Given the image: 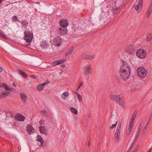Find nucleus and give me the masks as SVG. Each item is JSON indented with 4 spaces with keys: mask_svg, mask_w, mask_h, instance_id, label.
<instances>
[{
    "mask_svg": "<svg viewBox=\"0 0 152 152\" xmlns=\"http://www.w3.org/2000/svg\"><path fill=\"white\" fill-rule=\"evenodd\" d=\"M110 99L116 102L122 107L124 104V99L123 96L121 94L111 95L110 96Z\"/></svg>",
    "mask_w": 152,
    "mask_h": 152,
    "instance_id": "nucleus-1",
    "label": "nucleus"
},
{
    "mask_svg": "<svg viewBox=\"0 0 152 152\" xmlns=\"http://www.w3.org/2000/svg\"><path fill=\"white\" fill-rule=\"evenodd\" d=\"M137 72L138 76L142 78L146 77L147 74V70L142 66L139 67L137 69Z\"/></svg>",
    "mask_w": 152,
    "mask_h": 152,
    "instance_id": "nucleus-2",
    "label": "nucleus"
},
{
    "mask_svg": "<svg viewBox=\"0 0 152 152\" xmlns=\"http://www.w3.org/2000/svg\"><path fill=\"white\" fill-rule=\"evenodd\" d=\"M25 36L24 39L27 42H29L32 41L33 38V34L29 30H26L24 32Z\"/></svg>",
    "mask_w": 152,
    "mask_h": 152,
    "instance_id": "nucleus-3",
    "label": "nucleus"
},
{
    "mask_svg": "<svg viewBox=\"0 0 152 152\" xmlns=\"http://www.w3.org/2000/svg\"><path fill=\"white\" fill-rule=\"evenodd\" d=\"M136 54L138 58L141 59L144 58L147 56L146 51L143 49L138 50L136 52Z\"/></svg>",
    "mask_w": 152,
    "mask_h": 152,
    "instance_id": "nucleus-4",
    "label": "nucleus"
},
{
    "mask_svg": "<svg viewBox=\"0 0 152 152\" xmlns=\"http://www.w3.org/2000/svg\"><path fill=\"white\" fill-rule=\"evenodd\" d=\"M142 125V124L141 122L140 123V124L138 127V129L137 130V132L136 133V136H135V137L133 140L132 143L130 147L129 148V150H131L132 148V147L134 146V145L135 143L136 140H137L138 138V137L139 136L140 133V129H141V126Z\"/></svg>",
    "mask_w": 152,
    "mask_h": 152,
    "instance_id": "nucleus-5",
    "label": "nucleus"
},
{
    "mask_svg": "<svg viewBox=\"0 0 152 152\" xmlns=\"http://www.w3.org/2000/svg\"><path fill=\"white\" fill-rule=\"evenodd\" d=\"M131 71H120V73L121 78L125 80H127L130 75Z\"/></svg>",
    "mask_w": 152,
    "mask_h": 152,
    "instance_id": "nucleus-6",
    "label": "nucleus"
},
{
    "mask_svg": "<svg viewBox=\"0 0 152 152\" xmlns=\"http://www.w3.org/2000/svg\"><path fill=\"white\" fill-rule=\"evenodd\" d=\"M122 125V122H119L118 124L116 129V132L115 133V136L116 139L118 140L120 137V134L121 132V127Z\"/></svg>",
    "mask_w": 152,
    "mask_h": 152,
    "instance_id": "nucleus-7",
    "label": "nucleus"
},
{
    "mask_svg": "<svg viewBox=\"0 0 152 152\" xmlns=\"http://www.w3.org/2000/svg\"><path fill=\"white\" fill-rule=\"evenodd\" d=\"M120 71H131L130 68L127 63L125 62H123Z\"/></svg>",
    "mask_w": 152,
    "mask_h": 152,
    "instance_id": "nucleus-8",
    "label": "nucleus"
},
{
    "mask_svg": "<svg viewBox=\"0 0 152 152\" xmlns=\"http://www.w3.org/2000/svg\"><path fill=\"white\" fill-rule=\"evenodd\" d=\"M152 12V1H150L148 8L146 13V16L147 18H149L151 15Z\"/></svg>",
    "mask_w": 152,
    "mask_h": 152,
    "instance_id": "nucleus-9",
    "label": "nucleus"
},
{
    "mask_svg": "<svg viewBox=\"0 0 152 152\" xmlns=\"http://www.w3.org/2000/svg\"><path fill=\"white\" fill-rule=\"evenodd\" d=\"M61 38L58 36L55 37L53 40V43L55 46H59L61 44Z\"/></svg>",
    "mask_w": 152,
    "mask_h": 152,
    "instance_id": "nucleus-10",
    "label": "nucleus"
},
{
    "mask_svg": "<svg viewBox=\"0 0 152 152\" xmlns=\"http://www.w3.org/2000/svg\"><path fill=\"white\" fill-rule=\"evenodd\" d=\"M84 72L86 75H87L91 74L92 72V69L91 66L90 65H88L85 66L84 70Z\"/></svg>",
    "mask_w": 152,
    "mask_h": 152,
    "instance_id": "nucleus-11",
    "label": "nucleus"
},
{
    "mask_svg": "<svg viewBox=\"0 0 152 152\" xmlns=\"http://www.w3.org/2000/svg\"><path fill=\"white\" fill-rule=\"evenodd\" d=\"M95 55H88L86 53H83L82 54V57L85 59L87 60H92L95 58Z\"/></svg>",
    "mask_w": 152,
    "mask_h": 152,
    "instance_id": "nucleus-12",
    "label": "nucleus"
},
{
    "mask_svg": "<svg viewBox=\"0 0 152 152\" xmlns=\"http://www.w3.org/2000/svg\"><path fill=\"white\" fill-rule=\"evenodd\" d=\"M59 23L61 27L66 28L68 25V22L67 20L63 19L60 20Z\"/></svg>",
    "mask_w": 152,
    "mask_h": 152,
    "instance_id": "nucleus-13",
    "label": "nucleus"
},
{
    "mask_svg": "<svg viewBox=\"0 0 152 152\" xmlns=\"http://www.w3.org/2000/svg\"><path fill=\"white\" fill-rule=\"evenodd\" d=\"M126 50L132 54L134 53L135 51V48L132 45H129L127 47Z\"/></svg>",
    "mask_w": 152,
    "mask_h": 152,
    "instance_id": "nucleus-14",
    "label": "nucleus"
},
{
    "mask_svg": "<svg viewBox=\"0 0 152 152\" xmlns=\"http://www.w3.org/2000/svg\"><path fill=\"white\" fill-rule=\"evenodd\" d=\"M59 32L60 35H64L66 34L67 33V30L66 27H60L58 28Z\"/></svg>",
    "mask_w": 152,
    "mask_h": 152,
    "instance_id": "nucleus-15",
    "label": "nucleus"
},
{
    "mask_svg": "<svg viewBox=\"0 0 152 152\" xmlns=\"http://www.w3.org/2000/svg\"><path fill=\"white\" fill-rule=\"evenodd\" d=\"M41 47L43 49L47 48L48 47L49 44L48 41L45 40H43L41 42L40 44Z\"/></svg>",
    "mask_w": 152,
    "mask_h": 152,
    "instance_id": "nucleus-16",
    "label": "nucleus"
},
{
    "mask_svg": "<svg viewBox=\"0 0 152 152\" xmlns=\"http://www.w3.org/2000/svg\"><path fill=\"white\" fill-rule=\"evenodd\" d=\"M27 130L29 134H31L32 133H34L35 132V129L31 125H28L26 127Z\"/></svg>",
    "mask_w": 152,
    "mask_h": 152,
    "instance_id": "nucleus-17",
    "label": "nucleus"
},
{
    "mask_svg": "<svg viewBox=\"0 0 152 152\" xmlns=\"http://www.w3.org/2000/svg\"><path fill=\"white\" fill-rule=\"evenodd\" d=\"M20 23L22 24V26L26 29L28 24V20L26 19L20 21Z\"/></svg>",
    "mask_w": 152,
    "mask_h": 152,
    "instance_id": "nucleus-18",
    "label": "nucleus"
},
{
    "mask_svg": "<svg viewBox=\"0 0 152 152\" xmlns=\"http://www.w3.org/2000/svg\"><path fill=\"white\" fill-rule=\"evenodd\" d=\"M40 132L42 134H45V135H47V131L46 129L44 126H40L39 127Z\"/></svg>",
    "mask_w": 152,
    "mask_h": 152,
    "instance_id": "nucleus-19",
    "label": "nucleus"
},
{
    "mask_svg": "<svg viewBox=\"0 0 152 152\" xmlns=\"http://www.w3.org/2000/svg\"><path fill=\"white\" fill-rule=\"evenodd\" d=\"M20 96L21 99L22 100V102L25 103L26 102L27 99L26 96L24 93H20Z\"/></svg>",
    "mask_w": 152,
    "mask_h": 152,
    "instance_id": "nucleus-20",
    "label": "nucleus"
},
{
    "mask_svg": "<svg viewBox=\"0 0 152 152\" xmlns=\"http://www.w3.org/2000/svg\"><path fill=\"white\" fill-rule=\"evenodd\" d=\"M16 118L18 121H23L24 120L25 117L20 114L17 115Z\"/></svg>",
    "mask_w": 152,
    "mask_h": 152,
    "instance_id": "nucleus-21",
    "label": "nucleus"
},
{
    "mask_svg": "<svg viewBox=\"0 0 152 152\" xmlns=\"http://www.w3.org/2000/svg\"><path fill=\"white\" fill-rule=\"evenodd\" d=\"M69 96V93L67 91H65L61 95V98L65 100L66 98H67Z\"/></svg>",
    "mask_w": 152,
    "mask_h": 152,
    "instance_id": "nucleus-22",
    "label": "nucleus"
},
{
    "mask_svg": "<svg viewBox=\"0 0 152 152\" xmlns=\"http://www.w3.org/2000/svg\"><path fill=\"white\" fill-rule=\"evenodd\" d=\"M148 125H147V124L146 126L144 127L142 130V136H143L144 134L146 133L147 131V129L148 127Z\"/></svg>",
    "mask_w": 152,
    "mask_h": 152,
    "instance_id": "nucleus-23",
    "label": "nucleus"
},
{
    "mask_svg": "<svg viewBox=\"0 0 152 152\" xmlns=\"http://www.w3.org/2000/svg\"><path fill=\"white\" fill-rule=\"evenodd\" d=\"M152 39V35L151 34H148L147 35V40L148 42L151 41Z\"/></svg>",
    "mask_w": 152,
    "mask_h": 152,
    "instance_id": "nucleus-24",
    "label": "nucleus"
},
{
    "mask_svg": "<svg viewBox=\"0 0 152 152\" xmlns=\"http://www.w3.org/2000/svg\"><path fill=\"white\" fill-rule=\"evenodd\" d=\"M18 71L19 72L20 74L24 78H26L27 77V76L25 73L20 70H18Z\"/></svg>",
    "mask_w": 152,
    "mask_h": 152,
    "instance_id": "nucleus-25",
    "label": "nucleus"
},
{
    "mask_svg": "<svg viewBox=\"0 0 152 152\" xmlns=\"http://www.w3.org/2000/svg\"><path fill=\"white\" fill-rule=\"evenodd\" d=\"M38 138L37 140L40 142L41 145H42L43 143V141L42 138L40 136L37 135Z\"/></svg>",
    "mask_w": 152,
    "mask_h": 152,
    "instance_id": "nucleus-26",
    "label": "nucleus"
},
{
    "mask_svg": "<svg viewBox=\"0 0 152 152\" xmlns=\"http://www.w3.org/2000/svg\"><path fill=\"white\" fill-rule=\"evenodd\" d=\"M73 51V47H71L66 52V56L69 55Z\"/></svg>",
    "mask_w": 152,
    "mask_h": 152,
    "instance_id": "nucleus-27",
    "label": "nucleus"
},
{
    "mask_svg": "<svg viewBox=\"0 0 152 152\" xmlns=\"http://www.w3.org/2000/svg\"><path fill=\"white\" fill-rule=\"evenodd\" d=\"M70 111L75 114H76L77 113V110L74 107H72L70 109Z\"/></svg>",
    "mask_w": 152,
    "mask_h": 152,
    "instance_id": "nucleus-28",
    "label": "nucleus"
},
{
    "mask_svg": "<svg viewBox=\"0 0 152 152\" xmlns=\"http://www.w3.org/2000/svg\"><path fill=\"white\" fill-rule=\"evenodd\" d=\"M44 88V87L42 85H40L37 87V89L39 91H42Z\"/></svg>",
    "mask_w": 152,
    "mask_h": 152,
    "instance_id": "nucleus-29",
    "label": "nucleus"
},
{
    "mask_svg": "<svg viewBox=\"0 0 152 152\" xmlns=\"http://www.w3.org/2000/svg\"><path fill=\"white\" fill-rule=\"evenodd\" d=\"M2 86L5 89L7 90H9L10 89V88L8 87L4 83H3L2 84Z\"/></svg>",
    "mask_w": 152,
    "mask_h": 152,
    "instance_id": "nucleus-30",
    "label": "nucleus"
},
{
    "mask_svg": "<svg viewBox=\"0 0 152 152\" xmlns=\"http://www.w3.org/2000/svg\"><path fill=\"white\" fill-rule=\"evenodd\" d=\"M12 20L14 21H16L17 20L19 22H20V21L18 20V19L17 18V16L15 15L13 16L12 18Z\"/></svg>",
    "mask_w": 152,
    "mask_h": 152,
    "instance_id": "nucleus-31",
    "label": "nucleus"
},
{
    "mask_svg": "<svg viewBox=\"0 0 152 152\" xmlns=\"http://www.w3.org/2000/svg\"><path fill=\"white\" fill-rule=\"evenodd\" d=\"M134 122V121H132V120H131V121L130 120L128 128L132 129V127L133 126V124Z\"/></svg>",
    "mask_w": 152,
    "mask_h": 152,
    "instance_id": "nucleus-32",
    "label": "nucleus"
},
{
    "mask_svg": "<svg viewBox=\"0 0 152 152\" xmlns=\"http://www.w3.org/2000/svg\"><path fill=\"white\" fill-rule=\"evenodd\" d=\"M143 3V0H140L138 2V5H139L140 7H142Z\"/></svg>",
    "mask_w": 152,
    "mask_h": 152,
    "instance_id": "nucleus-33",
    "label": "nucleus"
},
{
    "mask_svg": "<svg viewBox=\"0 0 152 152\" xmlns=\"http://www.w3.org/2000/svg\"><path fill=\"white\" fill-rule=\"evenodd\" d=\"M45 121L43 120H41L39 121V123L41 125V126H44L45 124Z\"/></svg>",
    "mask_w": 152,
    "mask_h": 152,
    "instance_id": "nucleus-34",
    "label": "nucleus"
},
{
    "mask_svg": "<svg viewBox=\"0 0 152 152\" xmlns=\"http://www.w3.org/2000/svg\"><path fill=\"white\" fill-rule=\"evenodd\" d=\"M132 129L128 128V129L127 130L126 134L127 136L129 135L130 134L132 131Z\"/></svg>",
    "mask_w": 152,
    "mask_h": 152,
    "instance_id": "nucleus-35",
    "label": "nucleus"
},
{
    "mask_svg": "<svg viewBox=\"0 0 152 152\" xmlns=\"http://www.w3.org/2000/svg\"><path fill=\"white\" fill-rule=\"evenodd\" d=\"M66 61V59L64 58L61 59L60 60H58V61L59 63V64H61L63 63H64V62H65Z\"/></svg>",
    "mask_w": 152,
    "mask_h": 152,
    "instance_id": "nucleus-36",
    "label": "nucleus"
},
{
    "mask_svg": "<svg viewBox=\"0 0 152 152\" xmlns=\"http://www.w3.org/2000/svg\"><path fill=\"white\" fill-rule=\"evenodd\" d=\"M77 96L78 101L79 102H81L83 99L82 96L80 94H79V95H78Z\"/></svg>",
    "mask_w": 152,
    "mask_h": 152,
    "instance_id": "nucleus-37",
    "label": "nucleus"
},
{
    "mask_svg": "<svg viewBox=\"0 0 152 152\" xmlns=\"http://www.w3.org/2000/svg\"><path fill=\"white\" fill-rule=\"evenodd\" d=\"M52 64L54 66H56L58 64H59V62L58 60L56 61L53 62V63Z\"/></svg>",
    "mask_w": 152,
    "mask_h": 152,
    "instance_id": "nucleus-38",
    "label": "nucleus"
},
{
    "mask_svg": "<svg viewBox=\"0 0 152 152\" xmlns=\"http://www.w3.org/2000/svg\"><path fill=\"white\" fill-rule=\"evenodd\" d=\"M152 117V113H151V114L150 117L149 118V119L146 123V124L147 125H148L149 124V123L151 121V118Z\"/></svg>",
    "mask_w": 152,
    "mask_h": 152,
    "instance_id": "nucleus-39",
    "label": "nucleus"
},
{
    "mask_svg": "<svg viewBox=\"0 0 152 152\" xmlns=\"http://www.w3.org/2000/svg\"><path fill=\"white\" fill-rule=\"evenodd\" d=\"M41 112L44 115H46L47 116H48L47 115L46 112L45 110H43L41 111Z\"/></svg>",
    "mask_w": 152,
    "mask_h": 152,
    "instance_id": "nucleus-40",
    "label": "nucleus"
},
{
    "mask_svg": "<svg viewBox=\"0 0 152 152\" xmlns=\"http://www.w3.org/2000/svg\"><path fill=\"white\" fill-rule=\"evenodd\" d=\"M139 7L138 5H135L134 6V8L137 11H138L139 9Z\"/></svg>",
    "mask_w": 152,
    "mask_h": 152,
    "instance_id": "nucleus-41",
    "label": "nucleus"
},
{
    "mask_svg": "<svg viewBox=\"0 0 152 152\" xmlns=\"http://www.w3.org/2000/svg\"><path fill=\"white\" fill-rule=\"evenodd\" d=\"M117 125V122L115 124H113L110 127V129H113L114 128V127H115Z\"/></svg>",
    "mask_w": 152,
    "mask_h": 152,
    "instance_id": "nucleus-42",
    "label": "nucleus"
},
{
    "mask_svg": "<svg viewBox=\"0 0 152 152\" xmlns=\"http://www.w3.org/2000/svg\"><path fill=\"white\" fill-rule=\"evenodd\" d=\"M3 93L4 96V97H5L6 96H7L9 94L8 92L6 91H4L3 92Z\"/></svg>",
    "mask_w": 152,
    "mask_h": 152,
    "instance_id": "nucleus-43",
    "label": "nucleus"
},
{
    "mask_svg": "<svg viewBox=\"0 0 152 152\" xmlns=\"http://www.w3.org/2000/svg\"><path fill=\"white\" fill-rule=\"evenodd\" d=\"M137 113V110H135L134 111V113H133L132 115L134 116L135 117H136V115Z\"/></svg>",
    "mask_w": 152,
    "mask_h": 152,
    "instance_id": "nucleus-44",
    "label": "nucleus"
},
{
    "mask_svg": "<svg viewBox=\"0 0 152 152\" xmlns=\"http://www.w3.org/2000/svg\"><path fill=\"white\" fill-rule=\"evenodd\" d=\"M50 83V82L49 81H46V82L43 83L42 85L43 86L44 85H46L48 84H49Z\"/></svg>",
    "mask_w": 152,
    "mask_h": 152,
    "instance_id": "nucleus-45",
    "label": "nucleus"
},
{
    "mask_svg": "<svg viewBox=\"0 0 152 152\" xmlns=\"http://www.w3.org/2000/svg\"><path fill=\"white\" fill-rule=\"evenodd\" d=\"M83 82H81V83L79 85V86H78L77 88V90H78V89L80 88L81 86L83 84Z\"/></svg>",
    "mask_w": 152,
    "mask_h": 152,
    "instance_id": "nucleus-46",
    "label": "nucleus"
},
{
    "mask_svg": "<svg viewBox=\"0 0 152 152\" xmlns=\"http://www.w3.org/2000/svg\"><path fill=\"white\" fill-rule=\"evenodd\" d=\"M0 36L2 37H3L4 38H5V35L4 34H3V33H1L0 32Z\"/></svg>",
    "mask_w": 152,
    "mask_h": 152,
    "instance_id": "nucleus-47",
    "label": "nucleus"
},
{
    "mask_svg": "<svg viewBox=\"0 0 152 152\" xmlns=\"http://www.w3.org/2000/svg\"><path fill=\"white\" fill-rule=\"evenodd\" d=\"M135 118H136L135 117L132 115V116L131 117V118L130 120V121L132 120V121H134V119Z\"/></svg>",
    "mask_w": 152,
    "mask_h": 152,
    "instance_id": "nucleus-48",
    "label": "nucleus"
},
{
    "mask_svg": "<svg viewBox=\"0 0 152 152\" xmlns=\"http://www.w3.org/2000/svg\"><path fill=\"white\" fill-rule=\"evenodd\" d=\"M4 97V96L3 93L0 94V98H3Z\"/></svg>",
    "mask_w": 152,
    "mask_h": 152,
    "instance_id": "nucleus-49",
    "label": "nucleus"
},
{
    "mask_svg": "<svg viewBox=\"0 0 152 152\" xmlns=\"http://www.w3.org/2000/svg\"><path fill=\"white\" fill-rule=\"evenodd\" d=\"M10 89L9 90L11 91H13V92H14V91H15V89L14 88H10Z\"/></svg>",
    "mask_w": 152,
    "mask_h": 152,
    "instance_id": "nucleus-50",
    "label": "nucleus"
},
{
    "mask_svg": "<svg viewBox=\"0 0 152 152\" xmlns=\"http://www.w3.org/2000/svg\"><path fill=\"white\" fill-rule=\"evenodd\" d=\"M30 77L32 79H35V77L33 75H31L30 76Z\"/></svg>",
    "mask_w": 152,
    "mask_h": 152,
    "instance_id": "nucleus-51",
    "label": "nucleus"
},
{
    "mask_svg": "<svg viewBox=\"0 0 152 152\" xmlns=\"http://www.w3.org/2000/svg\"><path fill=\"white\" fill-rule=\"evenodd\" d=\"M139 147V145H137V146L136 147V148H135V150H137V149Z\"/></svg>",
    "mask_w": 152,
    "mask_h": 152,
    "instance_id": "nucleus-52",
    "label": "nucleus"
},
{
    "mask_svg": "<svg viewBox=\"0 0 152 152\" xmlns=\"http://www.w3.org/2000/svg\"><path fill=\"white\" fill-rule=\"evenodd\" d=\"M61 66L63 68H64L66 67V65L65 64H63L61 65Z\"/></svg>",
    "mask_w": 152,
    "mask_h": 152,
    "instance_id": "nucleus-53",
    "label": "nucleus"
},
{
    "mask_svg": "<svg viewBox=\"0 0 152 152\" xmlns=\"http://www.w3.org/2000/svg\"><path fill=\"white\" fill-rule=\"evenodd\" d=\"M90 144H91V143H90V141H89L88 142V146H90Z\"/></svg>",
    "mask_w": 152,
    "mask_h": 152,
    "instance_id": "nucleus-54",
    "label": "nucleus"
},
{
    "mask_svg": "<svg viewBox=\"0 0 152 152\" xmlns=\"http://www.w3.org/2000/svg\"><path fill=\"white\" fill-rule=\"evenodd\" d=\"M75 93L77 95V96H78V95H79V93L76 92H75Z\"/></svg>",
    "mask_w": 152,
    "mask_h": 152,
    "instance_id": "nucleus-55",
    "label": "nucleus"
},
{
    "mask_svg": "<svg viewBox=\"0 0 152 152\" xmlns=\"http://www.w3.org/2000/svg\"><path fill=\"white\" fill-rule=\"evenodd\" d=\"M4 0H0V4L1 3L2 1H4Z\"/></svg>",
    "mask_w": 152,
    "mask_h": 152,
    "instance_id": "nucleus-56",
    "label": "nucleus"
},
{
    "mask_svg": "<svg viewBox=\"0 0 152 152\" xmlns=\"http://www.w3.org/2000/svg\"><path fill=\"white\" fill-rule=\"evenodd\" d=\"M13 85L14 86L16 87L15 84L14 83H13Z\"/></svg>",
    "mask_w": 152,
    "mask_h": 152,
    "instance_id": "nucleus-57",
    "label": "nucleus"
},
{
    "mask_svg": "<svg viewBox=\"0 0 152 152\" xmlns=\"http://www.w3.org/2000/svg\"><path fill=\"white\" fill-rule=\"evenodd\" d=\"M151 149H151L148 152H151Z\"/></svg>",
    "mask_w": 152,
    "mask_h": 152,
    "instance_id": "nucleus-58",
    "label": "nucleus"
},
{
    "mask_svg": "<svg viewBox=\"0 0 152 152\" xmlns=\"http://www.w3.org/2000/svg\"><path fill=\"white\" fill-rule=\"evenodd\" d=\"M88 117H89V118H90V117H91V115H90V114H89V115H88Z\"/></svg>",
    "mask_w": 152,
    "mask_h": 152,
    "instance_id": "nucleus-59",
    "label": "nucleus"
}]
</instances>
